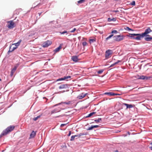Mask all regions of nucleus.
I'll list each match as a JSON object with an SVG mask.
<instances>
[{"mask_svg":"<svg viewBox=\"0 0 152 152\" xmlns=\"http://www.w3.org/2000/svg\"><path fill=\"white\" fill-rule=\"evenodd\" d=\"M59 111H58L57 109H55L51 111V114L58 112Z\"/></svg>","mask_w":152,"mask_h":152,"instance_id":"nucleus-21","label":"nucleus"},{"mask_svg":"<svg viewBox=\"0 0 152 152\" xmlns=\"http://www.w3.org/2000/svg\"><path fill=\"white\" fill-rule=\"evenodd\" d=\"M151 144H152V142H151Z\"/></svg>","mask_w":152,"mask_h":152,"instance_id":"nucleus-53","label":"nucleus"},{"mask_svg":"<svg viewBox=\"0 0 152 152\" xmlns=\"http://www.w3.org/2000/svg\"><path fill=\"white\" fill-rule=\"evenodd\" d=\"M85 0H80L77 1L78 4H81L85 1Z\"/></svg>","mask_w":152,"mask_h":152,"instance_id":"nucleus-28","label":"nucleus"},{"mask_svg":"<svg viewBox=\"0 0 152 152\" xmlns=\"http://www.w3.org/2000/svg\"><path fill=\"white\" fill-rule=\"evenodd\" d=\"M93 128H94L93 126H92L89 127L87 129V130H92Z\"/></svg>","mask_w":152,"mask_h":152,"instance_id":"nucleus-38","label":"nucleus"},{"mask_svg":"<svg viewBox=\"0 0 152 152\" xmlns=\"http://www.w3.org/2000/svg\"><path fill=\"white\" fill-rule=\"evenodd\" d=\"M76 30V28H74L73 30L70 31V32L71 33H73V32H74Z\"/></svg>","mask_w":152,"mask_h":152,"instance_id":"nucleus-40","label":"nucleus"},{"mask_svg":"<svg viewBox=\"0 0 152 152\" xmlns=\"http://www.w3.org/2000/svg\"><path fill=\"white\" fill-rule=\"evenodd\" d=\"M87 134V133L86 132L81 133L79 134V136H80V137L81 136L86 135Z\"/></svg>","mask_w":152,"mask_h":152,"instance_id":"nucleus-26","label":"nucleus"},{"mask_svg":"<svg viewBox=\"0 0 152 152\" xmlns=\"http://www.w3.org/2000/svg\"><path fill=\"white\" fill-rule=\"evenodd\" d=\"M72 59L73 61L75 62H77L78 61V58L77 56H72Z\"/></svg>","mask_w":152,"mask_h":152,"instance_id":"nucleus-10","label":"nucleus"},{"mask_svg":"<svg viewBox=\"0 0 152 152\" xmlns=\"http://www.w3.org/2000/svg\"><path fill=\"white\" fill-rule=\"evenodd\" d=\"M127 36L133 39H135L136 40H140L141 37L140 34H129Z\"/></svg>","mask_w":152,"mask_h":152,"instance_id":"nucleus-2","label":"nucleus"},{"mask_svg":"<svg viewBox=\"0 0 152 152\" xmlns=\"http://www.w3.org/2000/svg\"><path fill=\"white\" fill-rule=\"evenodd\" d=\"M59 33L61 34H64L65 33H67V31H64L63 32H59Z\"/></svg>","mask_w":152,"mask_h":152,"instance_id":"nucleus-33","label":"nucleus"},{"mask_svg":"<svg viewBox=\"0 0 152 152\" xmlns=\"http://www.w3.org/2000/svg\"><path fill=\"white\" fill-rule=\"evenodd\" d=\"M66 124H61V127H63L65 126V125H66Z\"/></svg>","mask_w":152,"mask_h":152,"instance_id":"nucleus-41","label":"nucleus"},{"mask_svg":"<svg viewBox=\"0 0 152 152\" xmlns=\"http://www.w3.org/2000/svg\"><path fill=\"white\" fill-rule=\"evenodd\" d=\"M52 43V42L49 40H48L44 43L43 44V47H47L49 45H50Z\"/></svg>","mask_w":152,"mask_h":152,"instance_id":"nucleus-7","label":"nucleus"},{"mask_svg":"<svg viewBox=\"0 0 152 152\" xmlns=\"http://www.w3.org/2000/svg\"><path fill=\"white\" fill-rule=\"evenodd\" d=\"M104 94L106 95H108L110 96H112L114 95V94L112 92H106Z\"/></svg>","mask_w":152,"mask_h":152,"instance_id":"nucleus-20","label":"nucleus"},{"mask_svg":"<svg viewBox=\"0 0 152 152\" xmlns=\"http://www.w3.org/2000/svg\"><path fill=\"white\" fill-rule=\"evenodd\" d=\"M41 116V115H40L34 118H33V120L34 121H36L37 120V119L38 118H40V117Z\"/></svg>","mask_w":152,"mask_h":152,"instance_id":"nucleus-22","label":"nucleus"},{"mask_svg":"<svg viewBox=\"0 0 152 152\" xmlns=\"http://www.w3.org/2000/svg\"><path fill=\"white\" fill-rule=\"evenodd\" d=\"M17 67V66H15L12 69L11 72V76L13 75L14 73L15 72Z\"/></svg>","mask_w":152,"mask_h":152,"instance_id":"nucleus-11","label":"nucleus"},{"mask_svg":"<svg viewBox=\"0 0 152 152\" xmlns=\"http://www.w3.org/2000/svg\"><path fill=\"white\" fill-rule=\"evenodd\" d=\"M39 4H38V5H36V7H37V6H38ZM35 7H36V6L34 7V8Z\"/></svg>","mask_w":152,"mask_h":152,"instance_id":"nucleus-51","label":"nucleus"},{"mask_svg":"<svg viewBox=\"0 0 152 152\" xmlns=\"http://www.w3.org/2000/svg\"><path fill=\"white\" fill-rule=\"evenodd\" d=\"M114 39L117 41H120L123 40L124 37L123 36L118 35L115 36L113 37Z\"/></svg>","mask_w":152,"mask_h":152,"instance_id":"nucleus-6","label":"nucleus"},{"mask_svg":"<svg viewBox=\"0 0 152 152\" xmlns=\"http://www.w3.org/2000/svg\"><path fill=\"white\" fill-rule=\"evenodd\" d=\"M113 52L111 50H108L106 51L105 53V57L106 59L110 58L113 54Z\"/></svg>","mask_w":152,"mask_h":152,"instance_id":"nucleus-4","label":"nucleus"},{"mask_svg":"<svg viewBox=\"0 0 152 152\" xmlns=\"http://www.w3.org/2000/svg\"><path fill=\"white\" fill-rule=\"evenodd\" d=\"M121 61H120V60H118L117 62H115V63H114L113 64H111L110 66V67H113V66H114V65H115V64H118V63L121 62Z\"/></svg>","mask_w":152,"mask_h":152,"instance_id":"nucleus-19","label":"nucleus"},{"mask_svg":"<svg viewBox=\"0 0 152 152\" xmlns=\"http://www.w3.org/2000/svg\"><path fill=\"white\" fill-rule=\"evenodd\" d=\"M87 45H88L87 43L86 42H83L82 43V45H83V46H85Z\"/></svg>","mask_w":152,"mask_h":152,"instance_id":"nucleus-31","label":"nucleus"},{"mask_svg":"<svg viewBox=\"0 0 152 152\" xmlns=\"http://www.w3.org/2000/svg\"><path fill=\"white\" fill-rule=\"evenodd\" d=\"M13 46V45H12L10 47L9 50L8 51V52H11L13 51H14L13 49H12V48Z\"/></svg>","mask_w":152,"mask_h":152,"instance_id":"nucleus-23","label":"nucleus"},{"mask_svg":"<svg viewBox=\"0 0 152 152\" xmlns=\"http://www.w3.org/2000/svg\"><path fill=\"white\" fill-rule=\"evenodd\" d=\"M113 34H111L109 36H108V37H107L106 38V40H107L109 39L110 38H111V37H113Z\"/></svg>","mask_w":152,"mask_h":152,"instance_id":"nucleus-27","label":"nucleus"},{"mask_svg":"<svg viewBox=\"0 0 152 152\" xmlns=\"http://www.w3.org/2000/svg\"><path fill=\"white\" fill-rule=\"evenodd\" d=\"M87 94H84L82 93L81 94H80V95L78 96L77 98L79 99H82Z\"/></svg>","mask_w":152,"mask_h":152,"instance_id":"nucleus-12","label":"nucleus"},{"mask_svg":"<svg viewBox=\"0 0 152 152\" xmlns=\"http://www.w3.org/2000/svg\"><path fill=\"white\" fill-rule=\"evenodd\" d=\"M75 137H80V136H79V134L78 135H75Z\"/></svg>","mask_w":152,"mask_h":152,"instance_id":"nucleus-47","label":"nucleus"},{"mask_svg":"<svg viewBox=\"0 0 152 152\" xmlns=\"http://www.w3.org/2000/svg\"><path fill=\"white\" fill-rule=\"evenodd\" d=\"M21 40H20L17 43H15V44H13L12 45H13V46L15 45V47H17L20 45V44L21 42Z\"/></svg>","mask_w":152,"mask_h":152,"instance_id":"nucleus-14","label":"nucleus"},{"mask_svg":"<svg viewBox=\"0 0 152 152\" xmlns=\"http://www.w3.org/2000/svg\"><path fill=\"white\" fill-rule=\"evenodd\" d=\"M112 34H116L118 33V31L116 30H114L113 31H112L111 32Z\"/></svg>","mask_w":152,"mask_h":152,"instance_id":"nucleus-32","label":"nucleus"},{"mask_svg":"<svg viewBox=\"0 0 152 152\" xmlns=\"http://www.w3.org/2000/svg\"><path fill=\"white\" fill-rule=\"evenodd\" d=\"M138 79L142 80H144L145 79H148V77L146 76L142 75L140 76L138 78Z\"/></svg>","mask_w":152,"mask_h":152,"instance_id":"nucleus-13","label":"nucleus"},{"mask_svg":"<svg viewBox=\"0 0 152 152\" xmlns=\"http://www.w3.org/2000/svg\"><path fill=\"white\" fill-rule=\"evenodd\" d=\"M104 71V70H103V69H101V70H99V71L97 72H98V73L99 74H101L102 72H103Z\"/></svg>","mask_w":152,"mask_h":152,"instance_id":"nucleus-34","label":"nucleus"},{"mask_svg":"<svg viewBox=\"0 0 152 152\" xmlns=\"http://www.w3.org/2000/svg\"><path fill=\"white\" fill-rule=\"evenodd\" d=\"M64 78L65 79V80H66L67 79L70 78H71V76H64Z\"/></svg>","mask_w":152,"mask_h":152,"instance_id":"nucleus-36","label":"nucleus"},{"mask_svg":"<svg viewBox=\"0 0 152 152\" xmlns=\"http://www.w3.org/2000/svg\"><path fill=\"white\" fill-rule=\"evenodd\" d=\"M127 133L129 135L130 134V132H128Z\"/></svg>","mask_w":152,"mask_h":152,"instance_id":"nucleus-50","label":"nucleus"},{"mask_svg":"<svg viewBox=\"0 0 152 152\" xmlns=\"http://www.w3.org/2000/svg\"><path fill=\"white\" fill-rule=\"evenodd\" d=\"M8 24L7 27L10 29L14 28L16 26V24L12 20H10L7 22Z\"/></svg>","mask_w":152,"mask_h":152,"instance_id":"nucleus-5","label":"nucleus"},{"mask_svg":"<svg viewBox=\"0 0 152 152\" xmlns=\"http://www.w3.org/2000/svg\"><path fill=\"white\" fill-rule=\"evenodd\" d=\"M95 41V40L94 39H89V42L90 43L93 42Z\"/></svg>","mask_w":152,"mask_h":152,"instance_id":"nucleus-29","label":"nucleus"},{"mask_svg":"<svg viewBox=\"0 0 152 152\" xmlns=\"http://www.w3.org/2000/svg\"><path fill=\"white\" fill-rule=\"evenodd\" d=\"M127 29L128 30H130V31H133V30L130 28H129V27H127Z\"/></svg>","mask_w":152,"mask_h":152,"instance_id":"nucleus-45","label":"nucleus"},{"mask_svg":"<svg viewBox=\"0 0 152 152\" xmlns=\"http://www.w3.org/2000/svg\"><path fill=\"white\" fill-rule=\"evenodd\" d=\"M34 34H35L34 33H32V34H30V35H29V36H32L33 35H34Z\"/></svg>","mask_w":152,"mask_h":152,"instance_id":"nucleus-44","label":"nucleus"},{"mask_svg":"<svg viewBox=\"0 0 152 152\" xmlns=\"http://www.w3.org/2000/svg\"><path fill=\"white\" fill-rule=\"evenodd\" d=\"M36 133L34 131H33L30 135V137L31 138H33L36 135Z\"/></svg>","mask_w":152,"mask_h":152,"instance_id":"nucleus-16","label":"nucleus"},{"mask_svg":"<svg viewBox=\"0 0 152 152\" xmlns=\"http://www.w3.org/2000/svg\"><path fill=\"white\" fill-rule=\"evenodd\" d=\"M15 126H10L7 128L5 130H4L0 135V137L7 135L9 132L13 130Z\"/></svg>","mask_w":152,"mask_h":152,"instance_id":"nucleus-1","label":"nucleus"},{"mask_svg":"<svg viewBox=\"0 0 152 152\" xmlns=\"http://www.w3.org/2000/svg\"><path fill=\"white\" fill-rule=\"evenodd\" d=\"M102 119L101 118H99L98 119L95 120L94 121L97 123L100 122L101 121Z\"/></svg>","mask_w":152,"mask_h":152,"instance_id":"nucleus-25","label":"nucleus"},{"mask_svg":"<svg viewBox=\"0 0 152 152\" xmlns=\"http://www.w3.org/2000/svg\"><path fill=\"white\" fill-rule=\"evenodd\" d=\"M96 113V112H93L91 113H90L88 115V116H87V117H90L92 116L94 114H95Z\"/></svg>","mask_w":152,"mask_h":152,"instance_id":"nucleus-24","label":"nucleus"},{"mask_svg":"<svg viewBox=\"0 0 152 152\" xmlns=\"http://www.w3.org/2000/svg\"><path fill=\"white\" fill-rule=\"evenodd\" d=\"M150 149L151 150H152V146H151V147H150Z\"/></svg>","mask_w":152,"mask_h":152,"instance_id":"nucleus-49","label":"nucleus"},{"mask_svg":"<svg viewBox=\"0 0 152 152\" xmlns=\"http://www.w3.org/2000/svg\"><path fill=\"white\" fill-rule=\"evenodd\" d=\"M1 79H0V81H1Z\"/></svg>","mask_w":152,"mask_h":152,"instance_id":"nucleus-52","label":"nucleus"},{"mask_svg":"<svg viewBox=\"0 0 152 152\" xmlns=\"http://www.w3.org/2000/svg\"><path fill=\"white\" fill-rule=\"evenodd\" d=\"M94 128H97L99 126V125H94L93 126Z\"/></svg>","mask_w":152,"mask_h":152,"instance_id":"nucleus-42","label":"nucleus"},{"mask_svg":"<svg viewBox=\"0 0 152 152\" xmlns=\"http://www.w3.org/2000/svg\"><path fill=\"white\" fill-rule=\"evenodd\" d=\"M119 11L118 10H114L113 11V12H118Z\"/></svg>","mask_w":152,"mask_h":152,"instance_id":"nucleus-48","label":"nucleus"},{"mask_svg":"<svg viewBox=\"0 0 152 152\" xmlns=\"http://www.w3.org/2000/svg\"><path fill=\"white\" fill-rule=\"evenodd\" d=\"M65 80L64 77L62 78H60L59 79H58L57 80V81H60V80Z\"/></svg>","mask_w":152,"mask_h":152,"instance_id":"nucleus-37","label":"nucleus"},{"mask_svg":"<svg viewBox=\"0 0 152 152\" xmlns=\"http://www.w3.org/2000/svg\"><path fill=\"white\" fill-rule=\"evenodd\" d=\"M145 39L147 41H150L152 39V37H146Z\"/></svg>","mask_w":152,"mask_h":152,"instance_id":"nucleus-18","label":"nucleus"},{"mask_svg":"<svg viewBox=\"0 0 152 152\" xmlns=\"http://www.w3.org/2000/svg\"><path fill=\"white\" fill-rule=\"evenodd\" d=\"M12 49H13V50H14L15 49H16L17 48V47H14V46H12Z\"/></svg>","mask_w":152,"mask_h":152,"instance_id":"nucleus-43","label":"nucleus"},{"mask_svg":"<svg viewBox=\"0 0 152 152\" xmlns=\"http://www.w3.org/2000/svg\"><path fill=\"white\" fill-rule=\"evenodd\" d=\"M68 87L67 84H62L59 87L60 89H66Z\"/></svg>","mask_w":152,"mask_h":152,"instance_id":"nucleus-9","label":"nucleus"},{"mask_svg":"<svg viewBox=\"0 0 152 152\" xmlns=\"http://www.w3.org/2000/svg\"><path fill=\"white\" fill-rule=\"evenodd\" d=\"M72 102L69 101H68L67 102H64V104H72Z\"/></svg>","mask_w":152,"mask_h":152,"instance_id":"nucleus-30","label":"nucleus"},{"mask_svg":"<svg viewBox=\"0 0 152 152\" xmlns=\"http://www.w3.org/2000/svg\"><path fill=\"white\" fill-rule=\"evenodd\" d=\"M71 134V132L70 131L69 132V134H68V136H70V135Z\"/></svg>","mask_w":152,"mask_h":152,"instance_id":"nucleus-46","label":"nucleus"},{"mask_svg":"<svg viewBox=\"0 0 152 152\" xmlns=\"http://www.w3.org/2000/svg\"><path fill=\"white\" fill-rule=\"evenodd\" d=\"M151 30L150 28H148L145 30L144 33H142L141 34H140L141 38H143L145 36H149V35H148V34L151 32Z\"/></svg>","mask_w":152,"mask_h":152,"instance_id":"nucleus-3","label":"nucleus"},{"mask_svg":"<svg viewBox=\"0 0 152 152\" xmlns=\"http://www.w3.org/2000/svg\"><path fill=\"white\" fill-rule=\"evenodd\" d=\"M124 105L126 106V108H130L134 107L135 106V105L134 104H128L126 103H124Z\"/></svg>","mask_w":152,"mask_h":152,"instance_id":"nucleus-8","label":"nucleus"},{"mask_svg":"<svg viewBox=\"0 0 152 152\" xmlns=\"http://www.w3.org/2000/svg\"><path fill=\"white\" fill-rule=\"evenodd\" d=\"M75 135L72 136L71 137V138L70 139V140L71 141L74 140L75 139Z\"/></svg>","mask_w":152,"mask_h":152,"instance_id":"nucleus-35","label":"nucleus"},{"mask_svg":"<svg viewBox=\"0 0 152 152\" xmlns=\"http://www.w3.org/2000/svg\"><path fill=\"white\" fill-rule=\"evenodd\" d=\"M116 20V18H113L112 19H111L110 18H108L107 19V20L108 22H110L112 21H115Z\"/></svg>","mask_w":152,"mask_h":152,"instance_id":"nucleus-17","label":"nucleus"},{"mask_svg":"<svg viewBox=\"0 0 152 152\" xmlns=\"http://www.w3.org/2000/svg\"><path fill=\"white\" fill-rule=\"evenodd\" d=\"M61 46H59L58 47L56 48L54 50V52L55 53H57L61 49Z\"/></svg>","mask_w":152,"mask_h":152,"instance_id":"nucleus-15","label":"nucleus"},{"mask_svg":"<svg viewBox=\"0 0 152 152\" xmlns=\"http://www.w3.org/2000/svg\"><path fill=\"white\" fill-rule=\"evenodd\" d=\"M131 4L132 5H135V1H132V2L131 3Z\"/></svg>","mask_w":152,"mask_h":152,"instance_id":"nucleus-39","label":"nucleus"}]
</instances>
